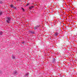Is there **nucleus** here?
Returning a JSON list of instances; mask_svg holds the SVG:
<instances>
[{"mask_svg":"<svg viewBox=\"0 0 77 77\" xmlns=\"http://www.w3.org/2000/svg\"><path fill=\"white\" fill-rule=\"evenodd\" d=\"M24 42H22V44H24Z\"/></svg>","mask_w":77,"mask_h":77,"instance_id":"14","label":"nucleus"},{"mask_svg":"<svg viewBox=\"0 0 77 77\" xmlns=\"http://www.w3.org/2000/svg\"><path fill=\"white\" fill-rule=\"evenodd\" d=\"M11 8H14V7H14V5H11Z\"/></svg>","mask_w":77,"mask_h":77,"instance_id":"3","label":"nucleus"},{"mask_svg":"<svg viewBox=\"0 0 77 77\" xmlns=\"http://www.w3.org/2000/svg\"><path fill=\"white\" fill-rule=\"evenodd\" d=\"M31 33H32V34H33V33H35L34 32H31Z\"/></svg>","mask_w":77,"mask_h":77,"instance_id":"12","label":"nucleus"},{"mask_svg":"<svg viewBox=\"0 0 77 77\" xmlns=\"http://www.w3.org/2000/svg\"><path fill=\"white\" fill-rule=\"evenodd\" d=\"M6 21L7 23H9L11 21V18L9 17H6Z\"/></svg>","mask_w":77,"mask_h":77,"instance_id":"1","label":"nucleus"},{"mask_svg":"<svg viewBox=\"0 0 77 77\" xmlns=\"http://www.w3.org/2000/svg\"><path fill=\"white\" fill-rule=\"evenodd\" d=\"M3 33V32H0V35H2V34Z\"/></svg>","mask_w":77,"mask_h":77,"instance_id":"10","label":"nucleus"},{"mask_svg":"<svg viewBox=\"0 0 77 77\" xmlns=\"http://www.w3.org/2000/svg\"><path fill=\"white\" fill-rule=\"evenodd\" d=\"M40 27V25H37L35 26L34 28V29L35 30H36V29H37V28H38V27Z\"/></svg>","mask_w":77,"mask_h":77,"instance_id":"2","label":"nucleus"},{"mask_svg":"<svg viewBox=\"0 0 77 77\" xmlns=\"http://www.w3.org/2000/svg\"><path fill=\"white\" fill-rule=\"evenodd\" d=\"M1 15H2V12H0V16Z\"/></svg>","mask_w":77,"mask_h":77,"instance_id":"9","label":"nucleus"},{"mask_svg":"<svg viewBox=\"0 0 77 77\" xmlns=\"http://www.w3.org/2000/svg\"><path fill=\"white\" fill-rule=\"evenodd\" d=\"M12 59H15V57L14 56L12 55Z\"/></svg>","mask_w":77,"mask_h":77,"instance_id":"6","label":"nucleus"},{"mask_svg":"<svg viewBox=\"0 0 77 77\" xmlns=\"http://www.w3.org/2000/svg\"><path fill=\"white\" fill-rule=\"evenodd\" d=\"M14 74H16V72H15L14 73Z\"/></svg>","mask_w":77,"mask_h":77,"instance_id":"15","label":"nucleus"},{"mask_svg":"<svg viewBox=\"0 0 77 77\" xmlns=\"http://www.w3.org/2000/svg\"><path fill=\"white\" fill-rule=\"evenodd\" d=\"M0 3L1 4H2V3H3V2H2V1H0Z\"/></svg>","mask_w":77,"mask_h":77,"instance_id":"11","label":"nucleus"},{"mask_svg":"<svg viewBox=\"0 0 77 77\" xmlns=\"http://www.w3.org/2000/svg\"><path fill=\"white\" fill-rule=\"evenodd\" d=\"M22 10H23V12H24V8H22Z\"/></svg>","mask_w":77,"mask_h":77,"instance_id":"8","label":"nucleus"},{"mask_svg":"<svg viewBox=\"0 0 77 77\" xmlns=\"http://www.w3.org/2000/svg\"><path fill=\"white\" fill-rule=\"evenodd\" d=\"M18 0V1H21V0Z\"/></svg>","mask_w":77,"mask_h":77,"instance_id":"16","label":"nucleus"},{"mask_svg":"<svg viewBox=\"0 0 77 77\" xmlns=\"http://www.w3.org/2000/svg\"><path fill=\"white\" fill-rule=\"evenodd\" d=\"M58 34L57 33H56L55 34V37H57V34Z\"/></svg>","mask_w":77,"mask_h":77,"instance_id":"5","label":"nucleus"},{"mask_svg":"<svg viewBox=\"0 0 77 77\" xmlns=\"http://www.w3.org/2000/svg\"><path fill=\"white\" fill-rule=\"evenodd\" d=\"M28 5H29V3L26 4V6H28Z\"/></svg>","mask_w":77,"mask_h":77,"instance_id":"13","label":"nucleus"},{"mask_svg":"<svg viewBox=\"0 0 77 77\" xmlns=\"http://www.w3.org/2000/svg\"><path fill=\"white\" fill-rule=\"evenodd\" d=\"M33 8V6H31L29 7V9H32Z\"/></svg>","mask_w":77,"mask_h":77,"instance_id":"4","label":"nucleus"},{"mask_svg":"<svg viewBox=\"0 0 77 77\" xmlns=\"http://www.w3.org/2000/svg\"><path fill=\"white\" fill-rule=\"evenodd\" d=\"M13 8L15 9V10H17V8L15 7H14V8Z\"/></svg>","mask_w":77,"mask_h":77,"instance_id":"7","label":"nucleus"}]
</instances>
